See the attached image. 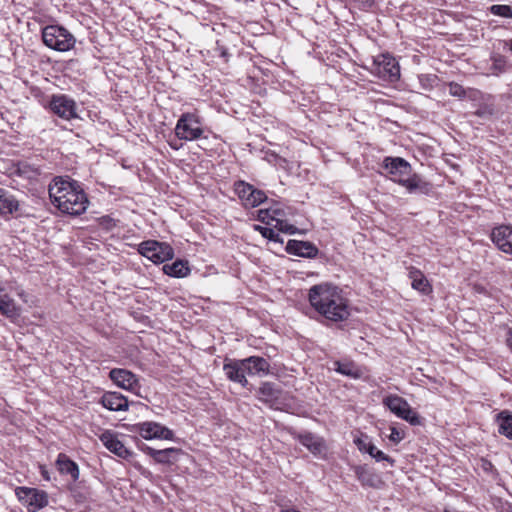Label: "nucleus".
Listing matches in <instances>:
<instances>
[{"label":"nucleus","instance_id":"19","mask_svg":"<svg viewBox=\"0 0 512 512\" xmlns=\"http://www.w3.org/2000/svg\"><path fill=\"white\" fill-rule=\"evenodd\" d=\"M286 250L290 254L306 258H313L318 253L317 247L311 242L298 240H289L286 246Z\"/></svg>","mask_w":512,"mask_h":512},{"label":"nucleus","instance_id":"46","mask_svg":"<svg viewBox=\"0 0 512 512\" xmlns=\"http://www.w3.org/2000/svg\"><path fill=\"white\" fill-rule=\"evenodd\" d=\"M510 49L512 51V40L510 41Z\"/></svg>","mask_w":512,"mask_h":512},{"label":"nucleus","instance_id":"20","mask_svg":"<svg viewBox=\"0 0 512 512\" xmlns=\"http://www.w3.org/2000/svg\"><path fill=\"white\" fill-rule=\"evenodd\" d=\"M101 404L111 411H126L128 400L118 392H107L101 398Z\"/></svg>","mask_w":512,"mask_h":512},{"label":"nucleus","instance_id":"10","mask_svg":"<svg viewBox=\"0 0 512 512\" xmlns=\"http://www.w3.org/2000/svg\"><path fill=\"white\" fill-rule=\"evenodd\" d=\"M49 108L58 117L70 121L79 118L76 102L65 94L52 95Z\"/></svg>","mask_w":512,"mask_h":512},{"label":"nucleus","instance_id":"14","mask_svg":"<svg viewBox=\"0 0 512 512\" xmlns=\"http://www.w3.org/2000/svg\"><path fill=\"white\" fill-rule=\"evenodd\" d=\"M110 379L120 388L134 391L138 385V379L131 371L121 368L112 369L109 373Z\"/></svg>","mask_w":512,"mask_h":512},{"label":"nucleus","instance_id":"26","mask_svg":"<svg viewBox=\"0 0 512 512\" xmlns=\"http://www.w3.org/2000/svg\"><path fill=\"white\" fill-rule=\"evenodd\" d=\"M163 271L165 274L176 277L183 278L186 277L190 273V268L188 266L187 261L177 260L172 264H166L163 266Z\"/></svg>","mask_w":512,"mask_h":512},{"label":"nucleus","instance_id":"1","mask_svg":"<svg viewBox=\"0 0 512 512\" xmlns=\"http://www.w3.org/2000/svg\"><path fill=\"white\" fill-rule=\"evenodd\" d=\"M308 299L311 306L330 321H344L350 315L348 300L344 297L343 291L332 283L325 282L312 286Z\"/></svg>","mask_w":512,"mask_h":512},{"label":"nucleus","instance_id":"4","mask_svg":"<svg viewBox=\"0 0 512 512\" xmlns=\"http://www.w3.org/2000/svg\"><path fill=\"white\" fill-rule=\"evenodd\" d=\"M43 43L58 52H67L74 48L76 39L66 28L59 25H48L42 29Z\"/></svg>","mask_w":512,"mask_h":512},{"label":"nucleus","instance_id":"17","mask_svg":"<svg viewBox=\"0 0 512 512\" xmlns=\"http://www.w3.org/2000/svg\"><path fill=\"white\" fill-rule=\"evenodd\" d=\"M144 452L154 459L156 463L172 465L176 463L179 456L183 453L180 448H166L162 450H156L151 447H146Z\"/></svg>","mask_w":512,"mask_h":512},{"label":"nucleus","instance_id":"41","mask_svg":"<svg viewBox=\"0 0 512 512\" xmlns=\"http://www.w3.org/2000/svg\"><path fill=\"white\" fill-rule=\"evenodd\" d=\"M507 344L512 350V330H509L508 337H507Z\"/></svg>","mask_w":512,"mask_h":512},{"label":"nucleus","instance_id":"7","mask_svg":"<svg viewBox=\"0 0 512 512\" xmlns=\"http://www.w3.org/2000/svg\"><path fill=\"white\" fill-rule=\"evenodd\" d=\"M383 405L397 417L409 422L412 425L420 423L419 416L411 408L409 403L396 394H390L383 399Z\"/></svg>","mask_w":512,"mask_h":512},{"label":"nucleus","instance_id":"8","mask_svg":"<svg viewBox=\"0 0 512 512\" xmlns=\"http://www.w3.org/2000/svg\"><path fill=\"white\" fill-rule=\"evenodd\" d=\"M139 253L154 263H163L174 255L172 247L167 243L155 240L144 241L139 245Z\"/></svg>","mask_w":512,"mask_h":512},{"label":"nucleus","instance_id":"43","mask_svg":"<svg viewBox=\"0 0 512 512\" xmlns=\"http://www.w3.org/2000/svg\"><path fill=\"white\" fill-rule=\"evenodd\" d=\"M169 144H170L171 148H173L175 150H178L180 148V146H181V145H178L175 142H170Z\"/></svg>","mask_w":512,"mask_h":512},{"label":"nucleus","instance_id":"5","mask_svg":"<svg viewBox=\"0 0 512 512\" xmlns=\"http://www.w3.org/2000/svg\"><path fill=\"white\" fill-rule=\"evenodd\" d=\"M175 135L179 140L194 141L202 137V122L196 113H183L175 126Z\"/></svg>","mask_w":512,"mask_h":512},{"label":"nucleus","instance_id":"37","mask_svg":"<svg viewBox=\"0 0 512 512\" xmlns=\"http://www.w3.org/2000/svg\"><path fill=\"white\" fill-rule=\"evenodd\" d=\"M270 214H271V220L275 221L277 223V218H282L286 216V213L282 207H280L278 204L271 206L268 208Z\"/></svg>","mask_w":512,"mask_h":512},{"label":"nucleus","instance_id":"2","mask_svg":"<svg viewBox=\"0 0 512 512\" xmlns=\"http://www.w3.org/2000/svg\"><path fill=\"white\" fill-rule=\"evenodd\" d=\"M51 203L62 213L83 214L89 205L86 193L76 181L55 177L48 187Z\"/></svg>","mask_w":512,"mask_h":512},{"label":"nucleus","instance_id":"24","mask_svg":"<svg viewBox=\"0 0 512 512\" xmlns=\"http://www.w3.org/2000/svg\"><path fill=\"white\" fill-rule=\"evenodd\" d=\"M409 278L411 279L412 288L420 293L427 295L432 291V287L425 275L416 268L409 269Z\"/></svg>","mask_w":512,"mask_h":512},{"label":"nucleus","instance_id":"13","mask_svg":"<svg viewBox=\"0 0 512 512\" xmlns=\"http://www.w3.org/2000/svg\"><path fill=\"white\" fill-rule=\"evenodd\" d=\"M99 439L111 453L118 457L128 459L132 456V452L125 447L114 432L106 430L99 436Z\"/></svg>","mask_w":512,"mask_h":512},{"label":"nucleus","instance_id":"9","mask_svg":"<svg viewBox=\"0 0 512 512\" xmlns=\"http://www.w3.org/2000/svg\"><path fill=\"white\" fill-rule=\"evenodd\" d=\"M19 501L27 507L29 512H35L48 504L47 493L35 488L17 487L15 489Z\"/></svg>","mask_w":512,"mask_h":512},{"label":"nucleus","instance_id":"15","mask_svg":"<svg viewBox=\"0 0 512 512\" xmlns=\"http://www.w3.org/2000/svg\"><path fill=\"white\" fill-rule=\"evenodd\" d=\"M491 238L501 251L512 255V226L501 225L494 228Z\"/></svg>","mask_w":512,"mask_h":512},{"label":"nucleus","instance_id":"45","mask_svg":"<svg viewBox=\"0 0 512 512\" xmlns=\"http://www.w3.org/2000/svg\"><path fill=\"white\" fill-rule=\"evenodd\" d=\"M444 512H457V511L446 509Z\"/></svg>","mask_w":512,"mask_h":512},{"label":"nucleus","instance_id":"18","mask_svg":"<svg viewBox=\"0 0 512 512\" xmlns=\"http://www.w3.org/2000/svg\"><path fill=\"white\" fill-rule=\"evenodd\" d=\"M223 370L227 378L233 382L246 387L248 380L246 379L245 363L242 360H229L224 363Z\"/></svg>","mask_w":512,"mask_h":512},{"label":"nucleus","instance_id":"35","mask_svg":"<svg viewBox=\"0 0 512 512\" xmlns=\"http://www.w3.org/2000/svg\"><path fill=\"white\" fill-rule=\"evenodd\" d=\"M390 431H391V433L388 436L389 440L395 444L401 442L405 437V432L402 429H398L396 427H391Z\"/></svg>","mask_w":512,"mask_h":512},{"label":"nucleus","instance_id":"36","mask_svg":"<svg viewBox=\"0 0 512 512\" xmlns=\"http://www.w3.org/2000/svg\"><path fill=\"white\" fill-rule=\"evenodd\" d=\"M449 93L458 98H463L466 95L465 89L461 85L453 82L449 84Z\"/></svg>","mask_w":512,"mask_h":512},{"label":"nucleus","instance_id":"38","mask_svg":"<svg viewBox=\"0 0 512 512\" xmlns=\"http://www.w3.org/2000/svg\"><path fill=\"white\" fill-rule=\"evenodd\" d=\"M258 219L266 224H270L271 214L268 209L258 211Z\"/></svg>","mask_w":512,"mask_h":512},{"label":"nucleus","instance_id":"21","mask_svg":"<svg viewBox=\"0 0 512 512\" xmlns=\"http://www.w3.org/2000/svg\"><path fill=\"white\" fill-rule=\"evenodd\" d=\"M56 466L62 475H69L73 482H76L79 479L80 472L78 465L66 454H58L56 459Z\"/></svg>","mask_w":512,"mask_h":512},{"label":"nucleus","instance_id":"3","mask_svg":"<svg viewBox=\"0 0 512 512\" xmlns=\"http://www.w3.org/2000/svg\"><path fill=\"white\" fill-rule=\"evenodd\" d=\"M384 169L391 179L413 193L422 189L425 184L417 174L412 173L411 165L401 157H386L383 160Z\"/></svg>","mask_w":512,"mask_h":512},{"label":"nucleus","instance_id":"29","mask_svg":"<svg viewBox=\"0 0 512 512\" xmlns=\"http://www.w3.org/2000/svg\"><path fill=\"white\" fill-rule=\"evenodd\" d=\"M366 453H368L371 457H373L376 461H386L390 464V466H393L395 463V460L386 455L381 450L377 449L376 446H374L372 443H368Z\"/></svg>","mask_w":512,"mask_h":512},{"label":"nucleus","instance_id":"34","mask_svg":"<svg viewBox=\"0 0 512 512\" xmlns=\"http://www.w3.org/2000/svg\"><path fill=\"white\" fill-rule=\"evenodd\" d=\"M275 227L280 231V232H283V233H286V234H295L298 232V229L287 223L285 220H283L282 218H277V223H275Z\"/></svg>","mask_w":512,"mask_h":512},{"label":"nucleus","instance_id":"39","mask_svg":"<svg viewBox=\"0 0 512 512\" xmlns=\"http://www.w3.org/2000/svg\"><path fill=\"white\" fill-rule=\"evenodd\" d=\"M356 445L358 446L359 450L362 452H366L367 446L369 442H366L363 439H357L355 440Z\"/></svg>","mask_w":512,"mask_h":512},{"label":"nucleus","instance_id":"16","mask_svg":"<svg viewBox=\"0 0 512 512\" xmlns=\"http://www.w3.org/2000/svg\"><path fill=\"white\" fill-rule=\"evenodd\" d=\"M0 215L4 217L22 215L19 200L3 188H0Z\"/></svg>","mask_w":512,"mask_h":512},{"label":"nucleus","instance_id":"40","mask_svg":"<svg viewBox=\"0 0 512 512\" xmlns=\"http://www.w3.org/2000/svg\"><path fill=\"white\" fill-rule=\"evenodd\" d=\"M354 1L360 3L363 8H370L374 3V0H354Z\"/></svg>","mask_w":512,"mask_h":512},{"label":"nucleus","instance_id":"6","mask_svg":"<svg viewBox=\"0 0 512 512\" xmlns=\"http://www.w3.org/2000/svg\"><path fill=\"white\" fill-rule=\"evenodd\" d=\"M371 73L379 78L396 82L400 78V67L394 57L389 54H381L373 59Z\"/></svg>","mask_w":512,"mask_h":512},{"label":"nucleus","instance_id":"44","mask_svg":"<svg viewBox=\"0 0 512 512\" xmlns=\"http://www.w3.org/2000/svg\"><path fill=\"white\" fill-rule=\"evenodd\" d=\"M42 475H43V477H44L45 479L49 480V476L47 475V472H43V473H42Z\"/></svg>","mask_w":512,"mask_h":512},{"label":"nucleus","instance_id":"23","mask_svg":"<svg viewBox=\"0 0 512 512\" xmlns=\"http://www.w3.org/2000/svg\"><path fill=\"white\" fill-rule=\"evenodd\" d=\"M243 362L245 363V370L248 375L253 376L269 373L270 364L265 358L251 356L243 359Z\"/></svg>","mask_w":512,"mask_h":512},{"label":"nucleus","instance_id":"22","mask_svg":"<svg viewBox=\"0 0 512 512\" xmlns=\"http://www.w3.org/2000/svg\"><path fill=\"white\" fill-rule=\"evenodd\" d=\"M299 442L314 455L320 456L326 453V445L324 440L312 433H304L299 435Z\"/></svg>","mask_w":512,"mask_h":512},{"label":"nucleus","instance_id":"25","mask_svg":"<svg viewBox=\"0 0 512 512\" xmlns=\"http://www.w3.org/2000/svg\"><path fill=\"white\" fill-rule=\"evenodd\" d=\"M258 394L260 401L272 406L278 401L280 397V390L277 389L274 384L270 382H264L261 384L258 390Z\"/></svg>","mask_w":512,"mask_h":512},{"label":"nucleus","instance_id":"11","mask_svg":"<svg viewBox=\"0 0 512 512\" xmlns=\"http://www.w3.org/2000/svg\"><path fill=\"white\" fill-rule=\"evenodd\" d=\"M235 192L245 207H256L266 200V195L263 191L243 181L235 184Z\"/></svg>","mask_w":512,"mask_h":512},{"label":"nucleus","instance_id":"47","mask_svg":"<svg viewBox=\"0 0 512 512\" xmlns=\"http://www.w3.org/2000/svg\"><path fill=\"white\" fill-rule=\"evenodd\" d=\"M3 293V289L0 287V295Z\"/></svg>","mask_w":512,"mask_h":512},{"label":"nucleus","instance_id":"42","mask_svg":"<svg viewBox=\"0 0 512 512\" xmlns=\"http://www.w3.org/2000/svg\"><path fill=\"white\" fill-rule=\"evenodd\" d=\"M502 512H512V504H507L502 507Z\"/></svg>","mask_w":512,"mask_h":512},{"label":"nucleus","instance_id":"30","mask_svg":"<svg viewBox=\"0 0 512 512\" xmlns=\"http://www.w3.org/2000/svg\"><path fill=\"white\" fill-rule=\"evenodd\" d=\"M490 12L496 16L512 18V8L509 5H492L490 7Z\"/></svg>","mask_w":512,"mask_h":512},{"label":"nucleus","instance_id":"32","mask_svg":"<svg viewBox=\"0 0 512 512\" xmlns=\"http://www.w3.org/2000/svg\"><path fill=\"white\" fill-rule=\"evenodd\" d=\"M492 60V73L497 75L505 70L506 67V60L504 57L500 55H494L491 58Z\"/></svg>","mask_w":512,"mask_h":512},{"label":"nucleus","instance_id":"33","mask_svg":"<svg viewBox=\"0 0 512 512\" xmlns=\"http://www.w3.org/2000/svg\"><path fill=\"white\" fill-rule=\"evenodd\" d=\"M255 230L259 231V233L264 237V238H267L271 241H274V242H279L281 241L280 239V236L277 232H275L273 229L271 228H267V227H263V226H259V225H256L255 226Z\"/></svg>","mask_w":512,"mask_h":512},{"label":"nucleus","instance_id":"27","mask_svg":"<svg viewBox=\"0 0 512 512\" xmlns=\"http://www.w3.org/2000/svg\"><path fill=\"white\" fill-rule=\"evenodd\" d=\"M498 432L512 439V414L508 411H502L497 415Z\"/></svg>","mask_w":512,"mask_h":512},{"label":"nucleus","instance_id":"28","mask_svg":"<svg viewBox=\"0 0 512 512\" xmlns=\"http://www.w3.org/2000/svg\"><path fill=\"white\" fill-rule=\"evenodd\" d=\"M0 311L10 318L16 317L19 314L14 300L5 293L0 295Z\"/></svg>","mask_w":512,"mask_h":512},{"label":"nucleus","instance_id":"31","mask_svg":"<svg viewBox=\"0 0 512 512\" xmlns=\"http://www.w3.org/2000/svg\"><path fill=\"white\" fill-rule=\"evenodd\" d=\"M334 365L336 366L335 370L343 375L351 376V377H358L357 370L354 368V366L350 363H340L335 362Z\"/></svg>","mask_w":512,"mask_h":512},{"label":"nucleus","instance_id":"12","mask_svg":"<svg viewBox=\"0 0 512 512\" xmlns=\"http://www.w3.org/2000/svg\"><path fill=\"white\" fill-rule=\"evenodd\" d=\"M137 431L146 440L150 439H165L171 440L174 437L173 432L156 422H144L137 426Z\"/></svg>","mask_w":512,"mask_h":512}]
</instances>
